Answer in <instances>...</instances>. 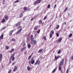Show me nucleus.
I'll list each match as a JSON object with an SVG mask.
<instances>
[{
  "label": "nucleus",
  "instance_id": "nucleus-1",
  "mask_svg": "<svg viewBox=\"0 0 73 73\" xmlns=\"http://www.w3.org/2000/svg\"><path fill=\"white\" fill-rule=\"evenodd\" d=\"M17 29H19L18 30V31H17L16 33V34L17 35V34H19V33H20L21 31H22V27L21 26H20L19 27H18L17 28Z\"/></svg>",
  "mask_w": 73,
  "mask_h": 73
},
{
  "label": "nucleus",
  "instance_id": "nucleus-2",
  "mask_svg": "<svg viewBox=\"0 0 73 73\" xmlns=\"http://www.w3.org/2000/svg\"><path fill=\"white\" fill-rule=\"evenodd\" d=\"M54 34V31L53 30H52L51 31L50 33L49 34V37L50 38H52V35Z\"/></svg>",
  "mask_w": 73,
  "mask_h": 73
},
{
  "label": "nucleus",
  "instance_id": "nucleus-3",
  "mask_svg": "<svg viewBox=\"0 0 73 73\" xmlns=\"http://www.w3.org/2000/svg\"><path fill=\"white\" fill-rule=\"evenodd\" d=\"M64 59H62L61 62L60 63V64H59V66H62V65L63 64H64Z\"/></svg>",
  "mask_w": 73,
  "mask_h": 73
},
{
  "label": "nucleus",
  "instance_id": "nucleus-4",
  "mask_svg": "<svg viewBox=\"0 0 73 73\" xmlns=\"http://www.w3.org/2000/svg\"><path fill=\"white\" fill-rule=\"evenodd\" d=\"M41 2V0H37L34 3V5H36L37 4H40Z\"/></svg>",
  "mask_w": 73,
  "mask_h": 73
},
{
  "label": "nucleus",
  "instance_id": "nucleus-5",
  "mask_svg": "<svg viewBox=\"0 0 73 73\" xmlns=\"http://www.w3.org/2000/svg\"><path fill=\"white\" fill-rule=\"evenodd\" d=\"M11 59H12V61H13L15 59V57H14V54H13L10 57V60H11Z\"/></svg>",
  "mask_w": 73,
  "mask_h": 73
},
{
  "label": "nucleus",
  "instance_id": "nucleus-6",
  "mask_svg": "<svg viewBox=\"0 0 73 73\" xmlns=\"http://www.w3.org/2000/svg\"><path fill=\"white\" fill-rule=\"evenodd\" d=\"M4 38V33H2V34L0 36V39L1 40H3Z\"/></svg>",
  "mask_w": 73,
  "mask_h": 73
},
{
  "label": "nucleus",
  "instance_id": "nucleus-7",
  "mask_svg": "<svg viewBox=\"0 0 73 73\" xmlns=\"http://www.w3.org/2000/svg\"><path fill=\"white\" fill-rule=\"evenodd\" d=\"M40 61L38 60H37L36 61V62L35 63V65H37V64H38V65H40Z\"/></svg>",
  "mask_w": 73,
  "mask_h": 73
},
{
  "label": "nucleus",
  "instance_id": "nucleus-8",
  "mask_svg": "<svg viewBox=\"0 0 73 73\" xmlns=\"http://www.w3.org/2000/svg\"><path fill=\"white\" fill-rule=\"evenodd\" d=\"M60 57H61V56H55V59L57 60L59 58H60Z\"/></svg>",
  "mask_w": 73,
  "mask_h": 73
},
{
  "label": "nucleus",
  "instance_id": "nucleus-9",
  "mask_svg": "<svg viewBox=\"0 0 73 73\" xmlns=\"http://www.w3.org/2000/svg\"><path fill=\"white\" fill-rule=\"evenodd\" d=\"M16 70H17V66H15L14 67L13 72H16Z\"/></svg>",
  "mask_w": 73,
  "mask_h": 73
},
{
  "label": "nucleus",
  "instance_id": "nucleus-10",
  "mask_svg": "<svg viewBox=\"0 0 73 73\" xmlns=\"http://www.w3.org/2000/svg\"><path fill=\"white\" fill-rule=\"evenodd\" d=\"M19 25H20V22H18L15 25V26L16 27H17L18 26H19Z\"/></svg>",
  "mask_w": 73,
  "mask_h": 73
},
{
  "label": "nucleus",
  "instance_id": "nucleus-11",
  "mask_svg": "<svg viewBox=\"0 0 73 73\" xmlns=\"http://www.w3.org/2000/svg\"><path fill=\"white\" fill-rule=\"evenodd\" d=\"M35 60H31V64H34L35 63Z\"/></svg>",
  "mask_w": 73,
  "mask_h": 73
},
{
  "label": "nucleus",
  "instance_id": "nucleus-12",
  "mask_svg": "<svg viewBox=\"0 0 73 73\" xmlns=\"http://www.w3.org/2000/svg\"><path fill=\"white\" fill-rule=\"evenodd\" d=\"M61 40H62V38H59V39H58V42H60V41H61Z\"/></svg>",
  "mask_w": 73,
  "mask_h": 73
},
{
  "label": "nucleus",
  "instance_id": "nucleus-13",
  "mask_svg": "<svg viewBox=\"0 0 73 73\" xmlns=\"http://www.w3.org/2000/svg\"><path fill=\"white\" fill-rule=\"evenodd\" d=\"M5 19L6 20H8V19H9V17H8V16H6L5 17Z\"/></svg>",
  "mask_w": 73,
  "mask_h": 73
},
{
  "label": "nucleus",
  "instance_id": "nucleus-14",
  "mask_svg": "<svg viewBox=\"0 0 73 73\" xmlns=\"http://www.w3.org/2000/svg\"><path fill=\"white\" fill-rule=\"evenodd\" d=\"M27 69L28 71H29V70H31V67H30L29 66L27 67Z\"/></svg>",
  "mask_w": 73,
  "mask_h": 73
},
{
  "label": "nucleus",
  "instance_id": "nucleus-15",
  "mask_svg": "<svg viewBox=\"0 0 73 73\" xmlns=\"http://www.w3.org/2000/svg\"><path fill=\"white\" fill-rule=\"evenodd\" d=\"M14 50H15L14 48H12L11 50H10V53H12V52H13V51H14Z\"/></svg>",
  "mask_w": 73,
  "mask_h": 73
},
{
  "label": "nucleus",
  "instance_id": "nucleus-16",
  "mask_svg": "<svg viewBox=\"0 0 73 73\" xmlns=\"http://www.w3.org/2000/svg\"><path fill=\"white\" fill-rule=\"evenodd\" d=\"M23 10L26 11L27 10V8L26 7H25L23 8Z\"/></svg>",
  "mask_w": 73,
  "mask_h": 73
},
{
  "label": "nucleus",
  "instance_id": "nucleus-17",
  "mask_svg": "<svg viewBox=\"0 0 73 73\" xmlns=\"http://www.w3.org/2000/svg\"><path fill=\"white\" fill-rule=\"evenodd\" d=\"M19 0H16L15 2H14V4H15V3H19Z\"/></svg>",
  "mask_w": 73,
  "mask_h": 73
},
{
  "label": "nucleus",
  "instance_id": "nucleus-18",
  "mask_svg": "<svg viewBox=\"0 0 73 73\" xmlns=\"http://www.w3.org/2000/svg\"><path fill=\"white\" fill-rule=\"evenodd\" d=\"M27 46H28V48H30L31 47V44H27Z\"/></svg>",
  "mask_w": 73,
  "mask_h": 73
},
{
  "label": "nucleus",
  "instance_id": "nucleus-19",
  "mask_svg": "<svg viewBox=\"0 0 73 73\" xmlns=\"http://www.w3.org/2000/svg\"><path fill=\"white\" fill-rule=\"evenodd\" d=\"M59 27H60V25H58L56 27V29H58Z\"/></svg>",
  "mask_w": 73,
  "mask_h": 73
},
{
  "label": "nucleus",
  "instance_id": "nucleus-20",
  "mask_svg": "<svg viewBox=\"0 0 73 73\" xmlns=\"http://www.w3.org/2000/svg\"><path fill=\"white\" fill-rule=\"evenodd\" d=\"M58 69H59V70L61 72L62 71V70H61V67L59 66Z\"/></svg>",
  "mask_w": 73,
  "mask_h": 73
},
{
  "label": "nucleus",
  "instance_id": "nucleus-21",
  "mask_svg": "<svg viewBox=\"0 0 73 73\" xmlns=\"http://www.w3.org/2000/svg\"><path fill=\"white\" fill-rule=\"evenodd\" d=\"M5 21V20L4 19H3L1 21V23H4Z\"/></svg>",
  "mask_w": 73,
  "mask_h": 73
},
{
  "label": "nucleus",
  "instance_id": "nucleus-22",
  "mask_svg": "<svg viewBox=\"0 0 73 73\" xmlns=\"http://www.w3.org/2000/svg\"><path fill=\"white\" fill-rule=\"evenodd\" d=\"M25 48H26V47H25L24 48H23L21 50V51H24L25 50Z\"/></svg>",
  "mask_w": 73,
  "mask_h": 73
},
{
  "label": "nucleus",
  "instance_id": "nucleus-23",
  "mask_svg": "<svg viewBox=\"0 0 73 73\" xmlns=\"http://www.w3.org/2000/svg\"><path fill=\"white\" fill-rule=\"evenodd\" d=\"M42 49H40V50H38V53H41V52H42Z\"/></svg>",
  "mask_w": 73,
  "mask_h": 73
},
{
  "label": "nucleus",
  "instance_id": "nucleus-24",
  "mask_svg": "<svg viewBox=\"0 0 73 73\" xmlns=\"http://www.w3.org/2000/svg\"><path fill=\"white\" fill-rule=\"evenodd\" d=\"M3 57V55L1 54H0V58L2 59V57Z\"/></svg>",
  "mask_w": 73,
  "mask_h": 73
},
{
  "label": "nucleus",
  "instance_id": "nucleus-25",
  "mask_svg": "<svg viewBox=\"0 0 73 73\" xmlns=\"http://www.w3.org/2000/svg\"><path fill=\"white\" fill-rule=\"evenodd\" d=\"M42 21L41 20L39 21V23L40 24H42Z\"/></svg>",
  "mask_w": 73,
  "mask_h": 73
},
{
  "label": "nucleus",
  "instance_id": "nucleus-26",
  "mask_svg": "<svg viewBox=\"0 0 73 73\" xmlns=\"http://www.w3.org/2000/svg\"><path fill=\"white\" fill-rule=\"evenodd\" d=\"M23 14L21 13V14L19 16L20 17H23Z\"/></svg>",
  "mask_w": 73,
  "mask_h": 73
},
{
  "label": "nucleus",
  "instance_id": "nucleus-27",
  "mask_svg": "<svg viewBox=\"0 0 73 73\" xmlns=\"http://www.w3.org/2000/svg\"><path fill=\"white\" fill-rule=\"evenodd\" d=\"M68 7H66L64 11H67V10H68Z\"/></svg>",
  "mask_w": 73,
  "mask_h": 73
},
{
  "label": "nucleus",
  "instance_id": "nucleus-28",
  "mask_svg": "<svg viewBox=\"0 0 73 73\" xmlns=\"http://www.w3.org/2000/svg\"><path fill=\"white\" fill-rule=\"evenodd\" d=\"M57 69L56 68H55L52 72V73H53V72H55L56 71V70Z\"/></svg>",
  "mask_w": 73,
  "mask_h": 73
},
{
  "label": "nucleus",
  "instance_id": "nucleus-29",
  "mask_svg": "<svg viewBox=\"0 0 73 73\" xmlns=\"http://www.w3.org/2000/svg\"><path fill=\"white\" fill-rule=\"evenodd\" d=\"M40 30H38L37 31V33H38V34H39L40 33Z\"/></svg>",
  "mask_w": 73,
  "mask_h": 73
},
{
  "label": "nucleus",
  "instance_id": "nucleus-30",
  "mask_svg": "<svg viewBox=\"0 0 73 73\" xmlns=\"http://www.w3.org/2000/svg\"><path fill=\"white\" fill-rule=\"evenodd\" d=\"M46 18H47V16H46L45 17H44L43 19L44 20H46Z\"/></svg>",
  "mask_w": 73,
  "mask_h": 73
},
{
  "label": "nucleus",
  "instance_id": "nucleus-31",
  "mask_svg": "<svg viewBox=\"0 0 73 73\" xmlns=\"http://www.w3.org/2000/svg\"><path fill=\"white\" fill-rule=\"evenodd\" d=\"M31 41L32 42L34 41L35 40V39L34 38H31Z\"/></svg>",
  "mask_w": 73,
  "mask_h": 73
},
{
  "label": "nucleus",
  "instance_id": "nucleus-32",
  "mask_svg": "<svg viewBox=\"0 0 73 73\" xmlns=\"http://www.w3.org/2000/svg\"><path fill=\"white\" fill-rule=\"evenodd\" d=\"M72 36V34H70L69 36H68L69 37H71Z\"/></svg>",
  "mask_w": 73,
  "mask_h": 73
},
{
  "label": "nucleus",
  "instance_id": "nucleus-33",
  "mask_svg": "<svg viewBox=\"0 0 73 73\" xmlns=\"http://www.w3.org/2000/svg\"><path fill=\"white\" fill-rule=\"evenodd\" d=\"M37 26H36L34 28V30H37Z\"/></svg>",
  "mask_w": 73,
  "mask_h": 73
},
{
  "label": "nucleus",
  "instance_id": "nucleus-34",
  "mask_svg": "<svg viewBox=\"0 0 73 73\" xmlns=\"http://www.w3.org/2000/svg\"><path fill=\"white\" fill-rule=\"evenodd\" d=\"M33 42L34 43V44H36V43H37V42L35 40H34V41H33Z\"/></svg>",
  "mask_w": 73,
  "mask_h": 73
},
{
  "label": "nucleus",
  "instance_id": "nucleus-35",
  "mask_svg": "<svg viewBox=\"0 0 73 73\" xmlns=\"http://www.w3.org/2000/svg\"><path fill=\"white\" fill-rule=\"evenodd\" d=\"M6 49H9V47H8V46H6Z\"/></svg>",
  "mask_w": 73,
  "mask_h": 73
},
{
  "label": "nucleus",
  "instance_id": "nucleus-36",
  "mask_svg": "<svg viewBox=\"0 0 73 73\" xmlns=\"http://www.w3.org/2000/svg\"><path fill=\"white\" fill-rule=\"evenodd\" d=\"M50 5H48V6H47V8H50Z\"/></svg>",
  "mask_w": 73,
  "mask_h": 73
},
{
  "label": "nucleus",
  "instance_id": "nucleus-37",
  "mask_svg": "<svg viewBox=\"0 0 73 73\" xmlns=\"http://www.w3.org/2000/svg\"><path fill=\"white\" fill-rule=\"evenodd\" d=\"M11 71H12V70H11V69H10L8 72V73H11Z\"/></svg>",
  "mask_w": 73,
  "mask_h": 73
},
{
  "label": "nucleus",
  "instance_id": "nucleus-38",
  "mask_svg": "<svg viewBox=\"0 0 73 73\" xmlns=\"http://www.w3.org/2000/svg\"><path fill=\"white\" fill-rule=\"evenodd\" d=\"M12 40L13 41H15V39L14 38H12Z\"/></svg>",
  "mask_w": 73,
  "mask_h": 73
},
{
  "label": "nucleus",
  "instance_id": "nucleus-39",
  "mask_svg": "<svg viewBox=\"0 0 73 73\" xmlns=\"http://www.w3.org/2000/svg\"><path fill=\"white\" fill-rule=\"evenodd\" d=\"M31 57H32V56H31V55H30L29 57L28 60H29V59H30V58H31Z\"/></svg>",
  "mask_w": 73,
  "mask_h": 73
},
{
  "label": "nucleus",
  "instance_id": "nucleus-40",
  "mask_svg": "<svg viewBox=\"0 0 73 73\" xmlns=\"http://www.w3.org/2000/svg\"><path fill=\"white\" fill-rule=\"evenodd\" d=\"M33 35H31V38H33Z\"/></svg>",
  "mask_w": 73,
  "mask_h": 73
},
{
  "label": "nucleus",
  "instance_id": "nucleus-41",
  "mask_svg": "<svg viewBox=\"0 0 73 73\" xmlns=\"http://www.w3.org/2000/svg\"><path fill=\"white\" fill-rule=\"evenodd\" d=\"M14 32V30H13L10 31V32H11V33H13V32Z\"/></svg>",
  "mask_w": 73,
  "mask_h": 73
},
{
  "label": "nucleus",
  "instance_id": "nucleus-42",
  "mask_svg": "<svg viewBox=\"0 0 73 73\" xmlns=\"http://www.w3.org/2000/svg\"><path fill=\"white\" fill-rule=\"evenodd\" d=\"M56 35L57 37L59 36V34H58V33H56Z\"/></svg>",
  "mask_w": 73,
  "mask_h": 73
},
{
  "label": "nucleus",
  "instance_id": "nucleus-43",
  "mask_svg": "<svg viewBox=\"0 0 73 73\" xmlns=\"http://www.w3.org/2000/svg\"><path fill=\"white\" fill-rule=\"evenodd\" d=\"M60 52H61V50H59L58 52V54H60Z\"/></svg>",
  "mask_w": 73,
  "mask_h": 73
},
{
  "label": "nucleus",
  "instance_id": "nucleus-44",
  "mask_svg": "<svg viewBox=\"0 0 73 73\" xmlns=\"http://www.w3.org/2000/svg\"><path fill=\"white\" fill-rule=\"evenodd\" d=\"M27 53V51H25L24 52V54H26Z\"/></svg>",
  "mask_w": 73,
  "mask_h": 73
},
{
  "label": "nucleus",
  "instance_id": "nucleus-45",
  "mask_svg": "<svg viewBox=\"0 0 73 73\" xmlns=\"http://www.w3.org/2000/svg\"><path fill=\"white\" fill-rule=\"evenodd\" d=\"M9 35H10V36H12V33H11V32H10L9 33Z\"/></svg>",
  "mask_w": 73,
  "mask_h": 73
},
{
  "label": "nucleus",
  "instance_id": "nucleus-46",
  "mask_svg": "<svg viewBox=\"0 0 73 73\" xmlns=\"http://www.w3.org/2000/svg\"><path fill=\"white\" fill-rule=\"evenodd\" d=\"M69 68H68L66 72V73H68V72H69Z\"/></svg>",
  "mask_w": 73,
  "mask_h": 73
},
{
  "label": "nucleus",
  "instance_id": "nucleus-47",
  "mask_svg": "<svg viewBox=\"0 0 73 73\" xmlns=\"http://www.w3.org/2000/svg\"><path fill=\"white\" fill-rule=\"evenodd\" d=\"M43 39H44V40H46V37H43Z\"/></svg>",
  "mask_w": 73,
  "mask_h": 73
},
{
  "label": "nucleus",
  "instance_id": "nucleus-48",
  "mask_svg": "<svg viewBox=\"0 0 73 73\" xmlns=\"http://www.w3.org/2000/svg\"><path fill=\"white\" fill-rule=\"evenodd\" d=\"M35 19V18H33L31 19V21H32V20H33Z\"/></svg>",
  "mask_w": 73,
  "mask_h": 73
},
{
  "label": "nucleus",
  "instance_id": "nucleus-49",
  "mask_svg": "<svg viewBox=\"0 0 73 73\" xmlns=\"http://www.w3.org/2000/svg\"><path fill=\"white\" fill-rule=\"evenodd\" d=\"M38 16L37 15H35V16H34V18H36V17H37Z\"/></svg>",
  "mask_w": 73,
  "mask_h": 73
},
{
  "label": "nucleus",
  "instance_id": "nucleus-50",
  "mask_svg": "<svg viewBox=\"0 0 73 73\" xmlns=\"http://www.w3.org/2000/svg\"><path fill=\"white\" fill-rule=\"evenodd\" d=\"M56 5H55L54 6V8H56Z\"/></svg>",
  "mask_w": 73,
  "mask_h": 73
},
{
  "label": "nucleus",
  "instance_id": "nucleus-51",
  "mask_svg": "<svg viewBox=\"0 0 73 73\" xmlns=\"http://www.w3.org/2000/svg\"><path fill=\"white\" fill-rule=\"evenodd\" d=\"M5 28H6V27H3L2 29V30H3V29H5Z\"/></svg>",
  "mask_w": 73,
  "mask_h": 73
},
{
  "label": "nucleus",
  "instance_id": "nucleus-52",
  "mask_svg": "<svg viewBox=\"0 0 73 73\" xmlns=\"http://www.w3.org/2000/svg\"><path fill=\"white\" fill-rule=\"evenodd\" d=\"M31 60H34L33 58H31Z\"/></svg>",
  "mask_w": 73,
  "mask_h": 73
},
{
  "label": "nucleus",
  "instance_id": "nucleus-53",
  "mask_svg": "<svg viewBox=\"0 0 73 73\" xmlns=\"http://www.w3.org/2000/svg\"><path fill=\"white\" fill-rule=\"evenodd\" d=\"M31 61H29V64H30V63H31Z\"/></svg>",
  "mask_w": 73,
  "mask_h": 73
},
{
  "label": "nucleus",
  "instance_id": "nucleus-54",
  "mask_svg": "<svg viewBox=\"0 0 73 73\" xmlns=\"http://www.w3.org/2000/svg\"><path fill=\"white\" fill-rule=\"evenodd\" d=\"M64 24L65 25H66V22H65L64 23Z\"/></svg>",
  "mask_w": 73,
  "mask_h": 73
},
{
  "label": "nucleus",
  "instance_id": "nucleus-55",
  "mask_svg": "<svg viewBox=\"0 0 73 73\" xmlns=\"http://www.w3.org/2000/svg\"><path fill=\"white\" fill-rule=\"evenodd\" d=\"M3 3H5V0H3Z\"/></svg>",
  "mask_w": 73,
  "mask_h": 73
},
{
  "label": "nucleus",
  "instance_id": "nucleus-56",
  "mask_svg": "<svg viewBox=\"0 0 73 73\" xmlns=\"http://www.w3.org/2000/svg\"><path fill=\"white\" fill-rule=\"evenodd\" d=\"M15 64V63H13V65H14V64Z\"/></svg>",
  "mask_w": 73,
  "mask_h": 73
},
{
  "label": "nucleus",
  "instance_id": "nucleus-57",
  "mask_svg": "<svg viewBox=\"0 0 73 73\" xmlns=\"http://www.w3.org/2000/svg\"><path fill=\"white\" fill-rule=\"evenodd\" d=\"M1 59L0 58V61H1Z\"/></svg>",
  "mask_w": 73,
  "mask_h": 73
},
{
  "label": "nucleus",
  "instance_id": "nucleus-58",
  "mask_svg": "<svg viewBox=\"0 0 73 73\" xmlns=\"http://www.w3.org/2000/svg\"><path fill=\"white\" fill-rule=\"evenodd\" d=\"M3 4H4V2H3Z\"/></svg>",
  "mask_w": 73,
  "mask_h": 73
},
{
  "label": "nucleus",
  "instance_id": "nucleus-59",
  "mask_svg": "<svg viewBox=\"0 0 73 73\" xmlns=\"http://www.w3.org/2000/svg\"><path fill=\"white\" fill-rule=\"evenodd\" d=\"M2 68H4V67H2Z\"/></svg>",
  "mask_w": 73,
  "mask_h": 73
},
{
  "label": "nucleus",
  "instance_id": "nucleus-60",
  "mask_svg": "<svg viewBox=\"0 0 73 73\" xmlns=\"http://www.w3.org/2000/svg\"><path fill=\"white\" fill-rule=\"evenodd\" d=\"M63 24H64V23H63Z\"/></svg>",
  "mask_w": 73,
  "mask_h": 73
}]
</instances>
